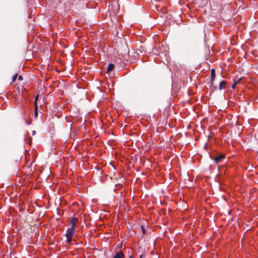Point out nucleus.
<instances>
[{
    "mask_svg": "<svg viewBox=\"0 0 258 258\" xmlns=\"http://www.w3.org/2000/svg\"><path fill=\"white\" fill-rule=\"evenodd\" d=\"M18 80L22 81L23 80V77L22 76H19L18 78Z\"/></svg>",
    "mask_w": 258,
    "mask_h": 258,
    "instance_id": "9b49d317",
    "label": "nucleus"
},
{
    "mask_svg": "<svg viewBox=\"0 0 258 258\" xmlns=\"http://www.w3.org/2000/svg\"><path fill=\"white\" fill-rule=\"evenodd\" d=\"M145 255H144V254H142L140 255V258H145Z\"/></svg>",
    "mask_w": 258,
    "mask_h": 258,
    "instance_id": "f8f14e48",
    "label": "nucleus"
},
{
    "mask_svg": "<svg viewBox=\"0 0 258 258\" xmlns=\"http://www.w3.org/2000/svg\"><path fill=\"white\" fill-rule=\"evenodd\" d=\"M225 157L224 154H221L215 158L214 162L217 164L221 162L225 158Z\"/></svg>",
    "mask_w": 258,
    "mask_h": 258,
    "instance_id": "f03ea898",
    "label": "nucleus"
},
{
    "mask_svg": "<svg viewBox=\"0 0 258 258\" xmlns=\"http://www.w3.org/2000/svg\"><path fill=\"white\" fill-rule=\"evenodd\" d=\"M113 68H114V65L112 63H109L107 67V71L108 72L111 71L113 69Z\"/></svg>",
    "mask_w": 258,
    "mask_h": 258,
    "instance_id": "6e6552de",
    "label": "nucleus"
},
{
    "mask_svg": "<svg viewBox=\"0 0 258 258\" xmlns=\"http://www.w3.org/2000/svg\"><path fill=\"white\" fill-rule=\"evenodd\" d=\"M141 229H142V231L143 233H144V234L145 233L146 229H145V227L143 225L141 227Z\"/></svg>",
    "mask_w": 258,
    "mask_h": 258,
    "instance_id": "9d476101",
    "label": "nucleus"
},
{
    "mask_svg": "<svg viewBox=\"0 0 258 258\" xmlns=\"http://www.w3.org/2000/svg\"><path fill=\"white\" fill-rule=\"evenodd\" d=\"M17 76H18V75H17V74H15V75H14L13 76L12 81H13V82H14V81L16 80Z\"/></svg>",
    "mask_w": 258,
    "mask_h": 258,
    "instance_id": "1a4fd4ad",
    "label": "nucleus"
},
{
    "mask_svg": "<svg viewBox=\"0 0 258 258\" xmlns=\"http://www.w3.org/2000/svg\"><path fill=\"white\" fill-rule=\"evenodd\" d=\"M78 221V219L75 217H73L71 218L70 224L71 225V226L70 228H74L75 229V225L76 222Z\"/></svg>",
    "mask_w": 258,
    "mask_h": 258,
    "instance_id": "7ed1b4c3",
    "label": "nucleus"
},
{
    "mask_svg": "<svg viewBox=\"0 0 258 258\" xmlns=\"http://www.w3.org/2000/svg\"><path fill=\"white\" fill-rule=\"evenodd\" d=\"M35 133H36L35 131H33V132H32V134H33V135H34Z\"/></svg>",
    "mask_w": 258,
    "mask_h": 258,
    "instance_id": "4468645a",
    "label": "nucleus"
},
{
    "mask_svg": "<svg viewBox=\"0 0 258 258\" xmlns=\"http://www.w3.org/2000/svg\"><path fill=\"white\" fill-rule=\"evenodd\" d=\"M130 258H133V257L132 256H131Z\"/></svg>",
    "mask_w": 258,
    "mask_h": 258,
    "instance_id": "2eb2a0df",
    "label": "nucleus"
},
{
    "mask_svg": "<svg viewBox=\"0 0 258 258\" xmlns=\"http://www.w3.org/2000/svg\"><path fill=\"white\" fill-rule=\"evenodd\" d=\"M124 256V254L122 251L117 252L115 255L113 256V258H123Z\"/></svg>",
    "mask_w": 258,
    "mask_h": 258,
    "instance_id": "39448f33",
    "label": "nucleus"
},
{
    "mask_svg": "<svg viewBox=\"0 0 258 258\" xmlns=\"http://www.w3.org/2000/svg\"><path fill=\"white\" fill-rule=\"evenodd\" d=\"M237 84V83H236L234 84L232 86V88H235V86L236 85V84Z\"/></svg>",
    "mask_w": 258,
    "mask_h": 258,
    "instance_id": "ddd939ff",
    "label": "nucleus"
},
{
    "mask_svg": "<svg viewBox=\"0 0 258 258\" xmlns=\"http://www.w3.org/2000/svg\"><path fill=\"white\" fill-rule=\"evenodd\" d=\"M75 229L74 228H69L66 231L67 242L69 244H71L72 242L73 236L75 234Z\"/></svg>",
    "mask_w": 258,
    "mask_h": 258,
    "instance_id": "f257e3e1",
    "label": "nucleus"
},
{
    "mask_svg": "<svg viewBox=\"0 0 258 258\" xmlns=\"http://www.w3.org/2000/svg\"><path fill=\"white\" fill-rule=\"evenodd\" d=\"M216 77L215 71L214 69L211 70V81H213Z\"/></svg>",
    "mask_w": 258,
    "mask_h": 258,
    "instance_id": "0eeeda50",
    "label": "nucleus"
},
{
    "mask_svg": "<svg viewBox=\"0 0 258 258\" xmlns=\"http://www.w3.org/2000/svg\"><path fill=\"white\" fill-rule=\"evenodd\" d=\"M38 97H39V95H37L36 96V98H35V113H34V115H35V117H37V115H38V112H37L38 106H37V101L38 100Z\"/></svg>",
    "mask_w": 258,
    "mask_h": 258,
    "instance_id": "20e7f679",
    "label": "nucleus"
},
{
    "mask_svg": "<svg viewBox=\"0 0 258 258\" xmlns=\"http://www.w3.org/2000/svg\"><path fill=\"white\" fill-rule=\"evenodd\" d=\"M226 84V82L224 81H222L219 84V89L222 90L224 89L225 87V85Z\"/></svg>",
    "mask_w": 258,
    "mask_h": 258,
    "instance_id": "423d86ee",
    "label": "nucleus"
}]
</instances>
